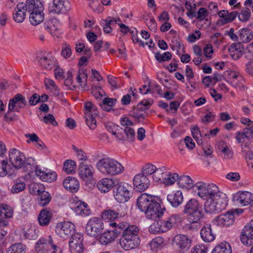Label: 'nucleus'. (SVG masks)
Returning a JSON list of instances; mask_svg holds the SVG:
<instances>
[{
    "instance_id": "obj_21",
    "label": "nucleus",
    "mask_w": 253,
    "mask_h": 253,
    "mask_svg": "<svg viewBox=\"0 0 253 253\" xmlns=\"http://www.w3.org/2000/svg\"><path fill=\"white\" fill-rule=\"evenodd\" d=\"M234 221V215L232 212L228 211L225 214H220L214 219L215 224L222 227H227L232 225Z\"/></svg>"
},
{
    "instance_id": "obj_53",
    "label": "nucleus",
    "mask_w": 253,
    "mask_h": 253,
    "mask_svg": "<svg viewBox=\"0 0 253 253\" xmlns=\"http://www.w3.org/2000/svg\"><path fill=\"white\" fill-rule=\"evenodd\" d=\"M172 55L170 52L167 51L161 54L160 52L155 53V57L159 62H162L166 61H169L171 58Z\"/></svg>"
},
{
    "instance_id": "obj_36",
    "label": "nucleus",
    "mask_w": 253,
    "mask_h": 253,
    "mask_svg": "<svg viewBox=\"0 0 253 253\" xmlns=\"http://www.w3.org/2000/svg\"><path fill=\"white\" fill-rule=\"evenodd\" d=\"M121 215L118 209L117 210L110 209L105 211L102 212V218L105 220L112 221L119 218Z\"/></svg>"
},
{
    "instance_id": "obj_56",
    "label": "nucleus",
    "mask_w": 253,
    "mask_h": 253,
    "mask_svg": "<svg viewBox=\"0 0 253 253\" xmlns=\"http://www.w3.org/2000/svg\"><path fill=\"white\" fill-rule=\"evenodd\" d=\"M73 75L71 71H68L66 74V78L64 81V84L70 89H74L76 88L75 85L73 84Z\"/></svg>"
},
{
    "instance_id": "obj_60",
    "label": "nucleus",
    "mask_w": 253,
    "mask_h": 253,
    "mask_svg": "<svg viewBox=\"0 0 253 253\" xmlns=\"http://www.w3.org/2000/svg\"><path fill=\"white\" fill-rule=\"evenodd\" d=\"M209 12L205 8L201 7L196 12V18L202 21L208 16Z\"/></svg>"
},
{
    "instance_id": "obj_2",
    "label": "nucleus",
    "mask_w": 253,
    "mask_h": 253,
    "mask_svg": "<svg viewBox=\"0 0 253 253\" xmlns=\"http://www.w3.org/2000/svg\"><path fill=\"white\" fill-rule=\"evenodd\" d=\"M118 228L121 230L120 244L122 248L127 251L134 249L140 245L139 229L137 226L123 222L119 223Z\"/></svg>"
},
{
    "instance_id": "obj_18",
    "label": "nucleus",
    "mask_w": 253,
    "mask_h": 253,
    "mask_svg": "<svg viewBox=\"0 0 253 253\" xmlns=\"http://www.w3.org/2000/svg\"><path fill=\"white\" fill-rule=\"evenodd\" d=\"M156 201L155 197L146 193H143L138 198L137 205L141 211H145L151 206V204Z\"/></svg>"
},
{
    "instance_id": "obj_15",
    "label": "nucleus",
    "mask_w": 253,
    "mask_h": 253,
    "mask_svg": "<svg viewBox=\"0 0 253 253\" xmlns=\"http://www.w3.org/2000/svg\"><path fill=\"white\" fill-rule=\"evenodd\" d=\"M147 218L152 220H156L159 218L164 213L161 205L156 201L145 211Z\"/></svg>"
},
{
    "instance_id": "obj_45",
    "label": "nucleus",
    "mask_w": 253,
    "mask_h": 253,
    "mask_svg": "<svg viewBox=\"0 0 253 253\" xmlns=\"http://www.w3.org/2000/svg\"><path fill=\"white\" fill-rule=\"evenodd\" d=\"M77 82L82 87H85L87 84V75L84 70H80L76 78Z\"/></svg>"
},
{
    "instance_id": "obj_27",
    "label": "nucleus",
    "mask_w": 253,
    "mask_h": 253,
    "mask_svg": "<svg viewBox=\"0 0 253 253\" xmlns=\"http://www.w3.org/2000/svg\"><path fill=\"white\" fill-rule=\"evenodd\" d=\"M43 9H39L29 12V19L31 23L33 25H37L42 22L44 18Z\"/></svg>"
},
{
    "instance_id": "obj_59",
    "label": "nucleus",
    "mask_w": 253,
    "mask_h": 253,
    "mask_svg": "<svg viewBox=\"0 0 253 253\" xmlns=\"http://www.w3.org/2000/svg\"><path fill=\"white\" fill-rule=\"evenodd\" d=\"M229 75L231 79V83L232 85L235 87H236L238 85V82H234V80L239 79L241 80L242 81H244L243 77L236 72L231 71Z\"/></svg>"
},
{
    "instance_id": "obj_35",
    "label": "nucleus",
    "mask_w": 253,
    "mask_h": 253,
    "mask_svg": "<svg viewBox=\"0 0 253 253\" xmlns=\"http://www.w3.org/2000/svg\"><path fill=\"white\" fill-rule=\"evenodd\" d=\"M75 211L77 214L82 216H87L91 213V211L87 204L79 201L77 203V206L75 207Z\"/></svg>"
},
{
    "instance_id": "obj_19",
    "label": "nucleus",
    "mask_w": 253,
    "mask_h": 253,
    "mask_svg": "<svg viewBox=\"0 0 253 253\" xmlns=\"http://www.w3.org/2000/svg\"><path fill=\"white\" fill-rule=\"evenodd\" d=\"M78 173L80 177L86 181L93 176L94 169L91 165L85 164L84 162H81L79 166Z\"/></svg>"
},
{
    "instance_id": "obj_54",
    "label": "nucleus",
    "mask_w": 253,
    "mask_h": 253,
    "mask_svg": "<svg viewBox=\"0 0 253 253\" xmlns=\"http://www.w3.org/2000/svg\"><path fill=\"white\" fill-rule=\"evenodd\" d=\"M156 167L151 164H146L142 169L141 173L144 175L153 174L154 170H156Z\"/></svg>"
},
{
    "instance_id": "obj_3",
    "label": "nucleus",
    "mask_w": 253,
    "mask_h": 253,
    "mask_svg": "<svg viewBox=\"0 0 253 253\" xmlns=\"http://www.w3.org/2000/svg\"><path fill=\"white\" fill-rule=\"evenodd\" d=\"M98 170L107 176H115L124 171V167L116 159L106 157L100 159L96 164Z\"/></svg>"
},
{
    "instance_id": "obj_63",
    "label": "nucleus",
    "mask_w": 253,
    "mask_h": 253,
    "mask_svg": "<svg viewBox=\"0 0 253 253\" xmlns=\"http://www.w3.org/2000/svg\"><path fill=\"white\" fill-rule=\"evenodd\" d=\"M164 243V239L161 237H157L153 239L150 243L152 248H157Z\"/></svg>"
},
{
    "instance_id": "obj_55",
    "label": "nucleus",
    "mask_w": 253,
    "mask_h": 253,
    "mask_svg": "<svg viewBox=\"0 0 253 253\" xmlns=\"http://www.w3.org/2000/svg\"><path fill=\"white\" fill-rule=\"evenodd\" d=\"M25 182L17 180L15 183L12 187L11 190L12 193H17L23 191L25 188Z\"/></svg>"
},
{
    "instance_id": "obj_20",
    "label": "nucleus",
    "mask_w": 253,
    "mask_h": 253,
    "mask_svg": "<svg viewBox=\"0 0 253 253\" xmlns=\"http://www.w3.org/2000/svg\"><path fill=\"white\" fill-rule=\"evenodd\" d=\"M27 105V102L25 97L22 94H16L9 101L8 106L15 109L16 112H20V109Z\"/></svg>"
},
{
    "instance_id": "obj_28",
    "label": "nucleus",
    "mask_w": 253,
    "mask_h": 253,
    "mask_svg": "<svg viewBox=\"0 0 253 253\" xmlns=\"http://www.w3.org/2000/svg\"><path fill=\"white\" fill-rule=\"evenodd\" d=\"M64 187L72 192H76L79 188L78 180L73 177L69 176L64 179L63 181Z\"/></svg>"
},
{
    "instance_id": "obj_5",
    "label": "nucleus",
    "mask_w": 253,
    "mask_h": 253,
    "mask_svg": "<svg viewBox=\"0 0 253 253\" xmlns=\"http://www.w3.org/2000/svg\"><path fill=\"white\" fill-rule=\"evenodd\" d=\"M85 122L91 129L96 127L95 117L98 115L97 107L91 102H86L84 104Z\"/></svg>"
},
{
    "instance_id": "obj_8",
    "label": "nucleus",
    "mask_w": 253,
    "mask_h": 253,
    "mask_svg": "<svg viewBox=\"0 0 253 253\" xmlns=\"http://www.w3.org/2000/svg\"><path fill=\"white\" fill-rule=\"evenodd\" d=\"M103 228L102 219L98 217H93L88 221L85 231L88 235L94 237L99 235Z\"/></svg>"
},
{
    "instance_id": "obj_24",
    "label": "nucleus",
    "mask_w": 253,
    "mask_h": 253,
    "mask_svg": "<svg viewBox=\"0 0 253 253\" xmlns=\"http://www.w3.org/2000/svg\"><path fill=\"white\" fill-rule=\"evenodd\" d=\"M27 12L25 3L19 2L14 9L13 15L14 20L17 23H22L24 20Z\"/></svg>"
},
{
    "instance_id": "obj_22",
    "label": "nucleus",
    "mask_w": 253,
    "mask_h": 253,
    "mask_svg": "<svg viewBox=\"0 0 253 253\" xmlns=\"http://www.w3.org/2000/svg\"><path fill=\"white\" fill-rule=\"evenodd\" d=\"M172 243L181 250H187L191 246V240L186 235H176L172 239Z\"/></svg>"
},
{
    "instance_id": "obj_52",
    "label": "nucleus",
    "mask_w": 253,
    "mask_h": 253,
    "mask_svg": "<svg viewBox=\"0 0 253 253\" xmlns=\"http://www.w3.org/2000/svg\"><path fill=\"white\" fill-rule=\"evenodd\" d=\"M76 163L73 160H67L64 163L63 169L67 173H72L75 171Z\"/></svg>"
},
{
    "instance_id": "obj_32",
    "label": "nucleus",
    "mask_w": 253,
    "mask_h": 253,
    "mask_svg": "<svg viewBox=\"0 0 253 253\" xmlns=\"http://www.w3.org/2000/svg\"><path fill=\"white\" fill-rule=\"evenodd\" d=\"M238 13L236 11L229 13L227 10H220L218 12V16L222 18V22L225 24L233 21L236 17Z\"/></svg>"
},
{
    "instance_id": "obj_9",
    "label": "nucleus",
    "mask_w": 253,
    "mask_h": 253,
    "mask_svg": "<svg viewBox=\"0 0 253 253\" xmlns=\"http://www.w3.org/2000/svg\"><path fill=\"white\" fill-rule=\"evenodd\" d=\"M180 221L181 218L179 215L173 214L164 219H159L157 225L159 228V231L166 232Z\"/></svg>"
},
{
    "instance_id": "obj_12",
    "label": "nucleus",
    "mask_w": 253,
    "mask_h": 253,
    "mask_svg": "<svg viewBox=\"0 0 253 253\" xmlns=\"http://www.w3.org/2000/svg\"><path fill=\"white\" fill-rule=\"evenodd\" d=\"M133 184L135 190L141 192L149 187L150 180L146 175L140 173L135 175L133 177Z\"/></svg>"
},
{
    "instance_id": "obj_49",
    "label": "nucleus",
    "mask_w": 253,
    "mask_h": 253,
    "mask_svg": "<svg viewBox=\"0 0 253 253\" xmlns=\"http://www.w3.org/2000/svg\"><path fill=\"white\" fill-rule=\"evenodd\" d=\"M47 241L44 238L40 239L36 243L35 249L37 253H47Z\"/></svg>"
},
{
    "instance_id": "obj_61",
    "label": "nucleus",
    "mask_w": 253,
    "mask_h": 253,
    "mask_svg": "<svg viewBox=\"0 0 253 253\" xmlns=\"http://www.w3.org/2000/svg\"><path fill=\"white\" fill-rule=\"evenodd\" d=\"M74 149L77 153V157L79 161L84 162L87 160V156L86 154L83 150L78 149L75 146H74Z\"/></svg>"
},
{
    "instance_id": "obj_23",
    "label": "nucleus",
    "mask_w": 253,
    "mask_h": 253,
    "mask_svg": "<svg viewBox=\"0 0 253 253\" xmlns=\"http://www.w3.org/2000/svg\"><path fill=\"white\" fill-rule=\"evenodd\" d=\"M218 152L225 159H230L233 157V153L230 146L223 140L219 141L216 144Z\"/></svg>"
},
{
    "instance_id": "obj_6",
    "label": "nucleus",
    "mask_w": 253,
    "mask_h": 253,
    "mask_svg": "<svg viewBox=\"0 0 253 253\" xmlns=\"http://www.w3.org/2000/svg\"><path fill=\"white\" fill-rule=\"evenodd\" d=\"M129 186L122 182L116 184L113 192L115 199L119 203H125L127 201L131 196L128 190Z\"/></svg>"
},
{
    "instance_id": "obj_7",
    "label": "nucleus",
    "mask_w": 253,
    "mask_h": 253,
    "mask_svg": "<svg viewBox=\"0 0 253 253\" xmlns=\"http://www.w3.org/2000/svg\"><path fill=\"white\" fill-rule=\"evenodd\" d=\"M110 226L115 227L113 230H107L104 231L99 237V241L101 244L106 245L114 241L119 234H121V230L118 228L119 223L116 222H111L109 223Z\"/></svg>"
},
{
    "instance_id": "obj_1",
    "label": "nucleus",
    "mask_w": 253,
    "mask_h": 253,
    "mask_svg": "<svg viewBox=\"0 0 253 253\" xmlns=\"http://www.w3.org/2000/svg\"><path fill=\"white\" fill-rule=\"evenodd\" d=\"M195 185L198 190V195L206 200L204 205L206 212H219L225 209L228 204L227 195L220 191L216 185L212 183L206 185L203 182H199Z\"/></svg>"
},
{
    "instance_id": "obj_10",
    "label": "nucleus",
    "mask_w": 253,
    "mask_h": 253,
    "mask_svg": "<svg viewBox=\"0 0 253 253\" xmlns=\"http://www.w3.org/2000/svg\"><path fill=\"white\" fill-rule=\"evenodd\" d=\"M25 157L22 152L15 148L11 149L9 152V162L16 169L21 168L24 163Z\"/></svg>"
},
{
    "instance_id": "obj_37",
    "label": "nucleus",
    "mask_w": 253,
    "mask_h": 253,
    "mask_svg": "<svg viewBox=\"0 0 253 253\" xmlns=\"http://www.w3.org/2000/svg\"><path fill=\"white\" fill-rule=\"evenodd\" d=\"M38 62L41 67L48 70H51L55 64V61L47 56L40 58Z\"/></svg>"
},
{
    "instance_id": "obj_34",
    "label": "nucleus",
    "mask_w": 253,
    "mask_h": 253,
    "mask_svg": "<svg viewBox=\"0 0 253 253\" xmlns=\"http://www.w3.org/2000/svg\"><path fill=\"white\" fill-rule=\"evenodd\" d=\"M25 5L28 13L39 9H43V5L40 0H27Z\"/></svg>"
},
{
    "instance_id": "obj_13",
    "label": "nucleus",
    "mask_w": 253,
    "mask_h": 253,
    "mask_svg": "<svg viewBox=\"0 0 253 253\" xmlns=\"http://www.w3.org/2000/svg\"><path fill=\"white\" fill-rule=\"evenodd\" d=\"M253 200V195L248 191H239L234 194L232 201L241 205L245 206L251 203Z\"/></svg>"
},
{
    "instance_id": "obj_47",
    "label": "nucleus",
    "mask_w": 253,
    "mask_h": 253,
    "mask_svg": "<svg viewBox=\"0 0 253 253\" xmlns=\"http://www.w3.org/2000/svg\"><path fill=\"white\" fill-rule=\"evenodd\" d=\"M178 180V175L176 173H166L163 183L167 185H172Z\"/></svg>"
},
{
    "instance_id": "obj_30",
    "label": "nucleus",
    "mask_w": 253,
    "mask_h": 253,
    "mask_svg": "<svg viewBox=\"0 0 253 253\" xmlns=\"http://www.w3.org/2000/svg\"><path fill=\"white\" fill-rule=\"evenodd\" d=\"M197 183L194 184L193 180L188 175H183L178 177V185L182 188L190 189L194 187L197 188L195 185Z\"/></svg>"
},
{
    "instance_id": "obj_41",
    "label": "nucleus",
    "mask_w": 253,
    "mask_h": 253,
    "mask_svg": "<svg viewBox=\"0 0 253 253\" xmlns=\"http://www.w3.org/2000/svg\"><path fill=\"white\" fill-rule=\"evenodd\" d=\"M211 253H232L231 248L227 242L221 243L214 248Z\"/></svg>"
},
{
    "instance_id": "obj_14",
    "label": "nucleus",
    "mask_w": 253,
    "mask_h": 253,
    "mask_svg": "<svg viewBox=\"0 0 253 253\" xmlns=\"http://www.w3.org/2000/svg\"><path fill=\"white\" fill-rule=\"evenodd\" d=\"M75 225L70 221L59 223L57 224L55 232L61 237L72 235L75 231Z\"/></svg>"
},
{
    "instance_id": "obj_11",
    "label": "nucleus",
    "mask_w": 253,
    "mask_h": 253,
    "mask_svg": "<svg viewBox=\"0 0 253 253\" xmlns=\"http://www.w3.org/2000/svg\"><path fill=\"white\" fill-rule=\"evenodd\" d=\"M242 243L247 246L253 244V219L242 229L241 235Z\"/></svg>"
},
{
    "instance_id": "obj_31",
    "label": "nucleus",
    "mask_w": 253,
    "mask_h": 253,
    "mask_svg": "<svg viewBox=\"0 0 253 253\" xmlns=\"http://www.w3.org/2000/svg\"><path fill=\"white\" fill-rule=\"evenodd\" d=\"M52 213L46 209L42 210L38 216V221L41 226H47L50 222Z\"/></svg>"
},
{
    "instance_id": "obj_33",
    "label": "nucleus",
    "mask_w": 253,
    "mask_h": 253,
    "mask_svg": "<svg viewBox=\"0 0 253 253\" xmlns=\"http://www.w3.org/2000/svg\"><path fill=\"white\" fill-rule=\"evenodd\" d=\"M66 10L65 0H53L52 5L50 6V12L60 14Z\"/></svg>"
},
{
    "instance_id": "obj_29",
    "label": "nucleus",
    "mask_w": 253,
    "mask_h": 253,
    "mask_svg": "<svg viewBox=\"0 0 253 253\" xmlns=\"http://www.w3.org/2000/svg\"><path fill=\"white\" fill-rule=\"evenodd\" d=\"M167 199L173 207H177L183 201L182 193L178 190L174 194L168 195Z\"/></svg>"
},
{
    "instance_id": "obj_38",
    "label": "nucleus",
    "mask_w": 253,
    "mask_h": 253,
    "mask_svg": "<svg viewBox=\"0 0 253 253\" xmlns=\"http://www.w3.org/2000/svg\"><path fill=\"white\" fill-rule=\"evenodd\" d=\"M253 39V32L249 28H243L239 31V40L241 42L247 43Z\"/></svg>"
},
{
    "instance_id": "obj_44",
    "label": "nucleus",
    "mask_w": 253,
    "mask_h": 253,
    "mask_svg": "<svg viewBox=\"0 0 253 253\" xmlns=\"http://www.w3.org/2000/svg\"><path fill=\"white\" fill-rule=\"evenodd\" d=\"M140 105H137L136 106L133 107L132 110L129 112L130 115L135 119H144L146 117L145 113L144 110H142V108H140Z\"/></svg>"
},
{
    "instance_id": "obj_39",
    "label": "nucleus",
    "mask_w": 253,
    "mask_h": 253,
    "mask_svg": "<svg viewBox=\"0 0 253 253\" xmlns=\"http://www.w3.org/2000/svg\"><path fill=\"white\" fill-rule=\"evenodd\" d=\"M166 173H168V172L166 167H162L159 168L156 167V170H154L153 174V180L157 182H163Z\"/></svg>"
},
{
    "instance_id": "obj_17",
    "label": "nucleus",
    "mask_w": 253,
    "mask_h": 253,
    "mask_svg": "<svg viewBox=\"0 0 253 253\" xmlns=\"http://www.w3.org/2000/svg\"><path fill=\"white\" fill-rule=\"evenodd\" d=\"M35 171L36 174L43 181L51 182L57 178V174L53 170L47 169L42 170L39 166H36Z\"/></svg>"
},
{
    "instance_id": "obj_16",
    "label": "nucleus",
    "mask_w": 253,
    "mask_h": 253,
    "mask_svg": "<svg viewBox=\"0 0 253 253\" xmlns=\"http://www.w3.org/2000/svg\"><path fill=\"white\" fill-rule=\"evenodd\" d=\"M118 131L117 138L123 141L127 140L129 142H132L135 139L134 130L131 127H117Z\"/></svg>"
},
{
    "instance_id": "obj_26",
    "label": "nucleus",
    "mask_w": 253,
    "mask_h": 253,
    "mask_svg": "<svg viewBox=\"0 0 253 253\" xmlns=\"http://www.w3.org/2000/svg\"><path fill=\"white\" fill-rule=\"evenodd\" d=\"M200 235L202 239L206 242H211L215 238L211 224H207L203 227L200 231Z\"/></svg>"
},
{
    "instance_id": "obj_48",
    "label": "nucleus",
    "mask_w": 253,
    "mask_h": 253,
    "mask_svg": "<svg viewBox=\"0 0 253 253\" xmlns=\"http://www.w3.org/2000/svg\"><path fill=\"white\" fill-rule=\"evenodd\" d=\"M13 211L7 205L1 204L0 205V216L1 218H10L12 216Z\"/></svg>"
},
{
    "instance_id": "obj_43",
    "label": "nucleus",
    "mask_w": 253,
    "mask_h": 253,
    "mask_svg": "<svg viewBox=\"0 0 253 253\" xmlns=\"http://www.w3.org/2000/svg\"><path fill=\"white\" fill-rule=\"evenodd\" d=\"M6 253H26V246L21 243H16L10 246Z\"/></svg>"
},
{
    "instance_id": "obj_64",
    "label": "nucleus",
    "mask_w": 253,
    "mask_h": 253,
    "mask_svg": "<svg viewBox=\"0 0 253 253\" xmlns=\"http://www.w3.org/2000/svg\"><path fill=\"white\" fill-rule=\"evenodd\" d=\"M207 252V248L203 245H198L195 246L191 253H206Z\"/></svg>"
},
{
    "instance_id": "obj_62",
    "label": "nucleus",
    "mask_w": 253,
    "mask_h": 253,
    "mask_svg": "<svg viewBox=\"0 0 253 253\" xmlns=\"http://www.w3.org/2000/svg\"><path fill=\"white\" fill-rule=\"evenodd\" d=\"M41 121H43L46 124L50 123L54 126L58 125L57 122L55 121L54 117L50 114H48L44 116Z\"/></svg>"
},
{
    "instance_id": "obj_25",
    "label": "nucleus",
    "mask_w": 253,
    "mask_h": 253,
    "mask_svg": "<svg viewBox=\"0 0 253 253\" xmlns=\"http://www.w3.org/2000/svg\"><path fill=\"white\" fill-rule=\"evenodd\" d=\"M115 185L116 184L112 179L104 178L97 182V187L100 192L106 193L113 187H115Z\"/></svg>"
},
{
    "instance_id": "obj_50",
    "label": "nucleus",
    "mask_w": 253,
    "mask_h": 253,
    "mask_svg": "<svg viewBox=\"0 0 253 253\" xmlns=\"http://www.w3.org/2000/svg\"><path fill=\"white\" fill-rule=\"evenodd\" d=\"M16 111L14 108L8 106V111L4 116L5 120L7 122H10L17 120V116L15 114Z\"/></svg>"
},
{
    "instance_id": "obj_58",
    "label": "nucleus",
    "mask_w": 253,
    "mask_h": 253,
    "mask_svg": "<svg viewBox=\"0 0 253 253\" xmlns=\"http://www.w3.org/2000/svg\"><path fill=\"white\" fill-rule=\"evenodd\" d=\"M241 44L240 43H232L230 47L228 48V50L230 52L231 56L234 59H238L239 58V55H237L236 57H235V53L234 54H232V52H238V50H239L240 52H241V50H240Z\"/></svg>"
},
{
    "instance_id": "obj_57",
    "label": "nucleus",
    "mask_w": 253,
    "mask_h": 253,
    "mask_svg": "<svg viewBox=\"0 0 253 253\" xmlns=\"http://www.w3.org/2000/svg\"><path fill=\"white\" fill-rule=\"evenodd\" d=\"M250 9L246 7L243 9L241 12L238 15V18L240 21L246 22L250 19Z\"/></svg>"
},
{
    "instance_id": "obj_40",
    "label": "nucleus",
    "mask_w": 253,
    "mask_h": 253,
    "mask_svg": "<svg viewBox=\"0 0 253 253\" xmlns=\"http://www.w3.org/2000/svg\"><path fill=\"white\" fill-rule=\"evenodd\" d=\"M84 239L83 235L76 233L72 235L69 242V246H84Z\"/></svg>"
},
{
    "instance_id": "obj_42",
    "label": "nucleus",
    "mask_w": 253,
    "mask_h": 253,
    "mask_svg": "<svg viewBox=\"0 0 253 253\" xmlns=\"http://www.w3.org/2000/svg\"><path fill=\"white\" fill-rule=\"evenodd\" d=\"M44 189V185L40 183L33 182L29 186V192L33 195H39L41 192L43 191Z\"/></svg>"
},
{
    "instance_id": "obj_51",
    "label": "nucleus",
    "mask_w": 253,
    "mask_h": 253,
    "mask_svg": "<svg viewBox=\"0 0 253 253\" xmlns=\"http://www.w3.org/2000/svg\"><path fill=\"white\" fill-rule=\"evenodd\" d=\"M39 195L40 196L39 205L42 207L47 205L51 200L50 194L48 192L45 191L44 190Z\"/></svg>"
},
{
    "instance_id": "obj_4",
    "label": "nucleus",
    "mask_w": 253,
    "mask_h": 253,
    "mask_svg": "<svg viewBox=\"0 0 253 253\" xmlns=\"http://www.w3.org/2000/svg\"><path fill=\"white\" fill-rule=\"evenodd\" d=\"M183 212L188 214V220L191 223H197L204 216L198 201L194 199L186 203Z\"/></svg>"
},
{
    "instance_id": "obj_46",
    "label": "nucleus",
    "mask_w": 253,
    "mask_h": 253,
    "mask_svg": "<svg viewBox=\"0 0 253 253\" xmlns=\"http://www.w3.org/2000/svg\"><path fill=\"white\" fill-rule=\"evenodd\" d=\"M116 101V99L106 97L103 99L102 103L100 105L103 110L110 111Z\"/></svg>"
}]
</instances>
